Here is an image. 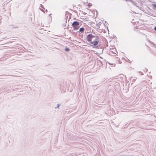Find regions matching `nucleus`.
<instances>
[{"label":"nucleus","mask_w":156,"mask_h":156,"mask_svg":"<svg viewBox=\"0 0 156 156\" xmlns=\"http://www.w3.org/2000/svg\"><path fill=\"white\" fill-rule=\"evenodd\" d=\"M154 30H156V27H154Z\"/></svg>","instance_id":"7"},{"label":"nucleus","mask_w":156,"mask_h":156,"mask_svg":"<svg viewBox=\"0 0 156 156\" xmlns=\"http://www.w3.org/2000/svg\"><path fill=\"white\" fill-rule=\"evenodd\" d=\"M60 105V104H57V105L56 107H55V108L56 109L57 108H58V109L59 108V106Z\"/></svg>","instance_id":"5"},{"label":"nucleus","mask_w":156,"mask_h":156,"mask_svg":"<svg viewBox=\"0 0 156 156\" xmlns=\"http://www.w3.org/2000/svg\"><path fill=\"white\" fill-rule=\"evenodd\" d=\"M87 39L89 42H90L92 46H96L98 44V38L97 36L89 34L87 37Z\"/></svg>","instance_id":"1"},{"label":"nucleus","mask_w":156,"mask_h":156,"mask_svg":"<svg viewBox=\"0 0 156 156\" xmlns=\"http://www.w3.org/2000/svg\"><path fill=\"white\" fill-rule=\"evenodd\" d=\"M79 25V23L77 21H74L73 23L72 26L73 27H75Z\"/></svg>","instance_id":"2"},{"label":"nucleus","mask_w":156,"mask_h":156,"mask_svg":"<svg viewBox=\"0 0 156 156\" xmlns=\"http://www.w3.org/2000/svg\"><path fill=\"white\" fill-rule=\"evenodd\" d=\"M69 50V48H66V51H68Z\"/></svg>","instance_id":"6"},{"label":"nucleus","mask_w":156,"mask_h":156,"mask_svg":"<svg viewBox=\"0 0 156 156\" xmlns=\"http://www.w3.org/2000/svg\"><path fill=\"white\" fill-rule=\"evenodd\" d=\"M84 30V28L83 27H82L80 28L79 32H83Z\"/></svg>","instance_id":"3"},{"label":"nucleus","mask_w":156,"mask_h":156,"mask_svg":"<svg viewBox=\"0 0 156 156\" xmlns=\"http://www.w3.org/2000/svg\"><path fill=\"white\" fill-rule=\"evenodd\" d=\"M152 5L154 9H156V4H153Z\"/></svg>","instance_id":"4"}]
</instances>
